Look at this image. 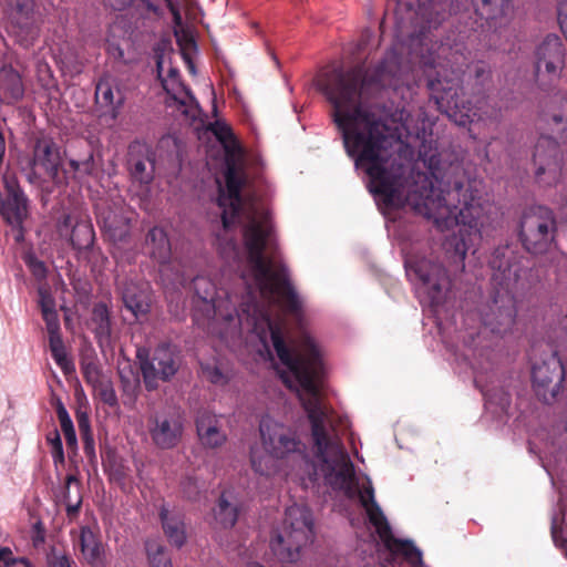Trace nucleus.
Masks as SVG:
<instances>
[{
    "label": "nucleus",
    "instance_id": "nucleus-14",
    "mask_svg": "<svg viewBox=\"0 0 567 567\" xmlns=\"http://www.w3.org/2000/svg\"><path fill=\"white\" fill-rule=\"evenodd\" d=\"M68 179V172L62 167L59 145L51 137H38L33 145L29 183L40 186L44 182H50L55 186H65Z\"/></svg>",
    "mask_w": 567,
    "mask_h": 567
},
{
    "label": "nucleus",
    "instance_id": "nucleus-13",
    "mask_svg": "<svg viewBox=\"0 0 567 567\" xmlns=\"http://www.w3.org/2000/svg\"><path fill=\"white\" fill-rule=\"evenodd\" d=\"M136 359L147 391H155L159 382L169 381L181 367L179 357L169 343H161L153 351L138 348Z\"/></svg>",
    "mask_w": 567,
    "mask_h": 567
},
{
    "label": "nucleus",
    "instance_id": "nucleus-31",
    "mask_svg": "<svg viewBox=\"0 0 567 567\" xmlns=\"http://www.w3.org/2000/svg\"><path fill=\"white\" fill-rule=\"evenodd\" d=\"M0 90L10 102H18L24 95L21 75L11 64H3L0 69Z\"/></svg>",
    "mask_w": 567,
    "mask_h": 567
},
{
    "label": "nucleus",
    "instance_id": "nucleus-49",
    "mask_svg": "<svg viewBox=\"0 0 567 567\" xmlns=\"http://www.w3.org/2000/svg\"><path fill=\"white\" fill-rule=\"evenodd\" d=\"M78 425L81 436L92 434L90 421L86 414L82 413L78 415Z\"/></svg>",
    "mask_w": 567,
    "mask_h": 567
},
{
    "label": "nucleus",
    "instance_id": "nucleus-2",
    "mask_svg": "<svg viewBox=\"0 0 567 567\" xmlns=\"http://www.w3.org/2000/svg\"><path fill=\"white\" fill-rule=\"evenodd\" d=\"M225 179L226 192L220 189L217 198L223 209L224 230H229L237 223L243 225L247 260L260 293L265 297L276 296L287 313L301 318L302 301L289 280L286 265L276 260L275 256H265V251L274 247V230L268 213L254 200L243 197L246 177L234 164L227 166Z\"/></svg>",
    "mask_w": 567,
    "mask_h": 567
},
{
    "label": "nucleus",
    "instance_id": "nucleus-51",
    "mask_svg": "<svg viewBox=\"0 0 567 567\" xmlns=\"http://www.w3.org/2000/svg\"><path fill=\"white\" fill-rule=\"evenodd\" d=\"M11 559H14V557L12 555V550L9 547H1L0 546V561H2L3 565H6Z\"/></svg>",
    "mask_w": 567,
    "mask_h": 567
},
{
    "label": "nucleus",
    "instance_id": "nucleus-18",
    "mask_svg": "<svg viewBox=\"0 0 567 567\" xmlns=\"http://www.w3.org/2000/svg\"><path fill=\"white\" fill-rule=\"evenodd\" d=\"M133 215L128 207L114 204L100 209L96 218L104 237L117 244L128 240Z\"/></svg>",
    "mask_w": 567,
    "mask_h": 567
},
{
    "label": "nucleus",
    "instance_id": "nucleus-28",
    "mask_svg": "<svg viewBox=\"0 0 567 567\" xmlns=\"http://www.w3.org/2000/svg\"><path fill=\"white\" fill-rule=\"evenodd\" d=\"M124 307L131 311L135 318L146 315L150 310V303L142 289L133 281H122L118 285Z\"/></svg>",
    "mask_w": 567,
    "mask_h": 567
},
{
    "label": "nucleus",
    "instance_id": "nucleus-34",
    "mask_svg": "<svg viewBox=\"0 0 567 567\" xmlns=\"http://www.w3.org/2000/svg\"><path fill=\"white\" fill-rule=\"evenodd\" d=\"M145 550L150 567H173L168 549L154 539L145 542Z\"/></svg>",
    "mask_w": 567,
    "mask_h": 567
},
{
    "label": "nucleus",
    "instance_id": "nucleus-19",
    "mask_svg": "<svg viewBox=\"0 0 567 567\" xmlns=\"http://www.w3.org/2000/svg\"><path fill=\"white\" fill-rule=\"evenodd\" d=\"M40 307L49 334V347L52 358L61 370L68 374L74 371V365L66 355L64 342L60 332L59 316L54 308V301L52 298L42 295Z\"/></svg>",
    "mask_w": 567,
    "mask_h": 567
},
{
    "label": "nucleus",
    "instance_id": "nucleus-57",
    "mask_svg": "<svg viewBox=\"0 0 567 567\" xmlns=\"http://www.w3.org/2000/svg\"><path fill=\"white\" fill-rule=\"evenodd\" d=\"M6 153V141L3 134L0 132V165L2 164Z\"/></svg>",
    "mask_w": 567,
    "mask_h": 567
},
{
    "label": "nucleus",
    "instance_id": "nucleus-62",
    "mask_svg": "<svg viewBox=\"0 0 567 567\" xmlns=\"http://www.w3.org/2000/svg\"><path fill=\"white\" fill-rule=\"evenodd\" d=\"M247 567H264V566H261V565H260V564H258V563H249V564L247 565Z\"/></svg>",
    "mask_w": 567,
    "mask_h": 567
},
{
    "label": "nucleus",
    "instance_id": "nucleus-52",
    "mask_svg": "<svg viewBox=\"0 0 567 567\" xmlns=\"http://www.w3.org/2000/svg\"><path fill=\"white\" fill-rule=\"evenodd\" d=\"M163 65H164V58H163V54H156V71H157V76L158 79L162 81V84L164 87L165 86V82L163 80Z\"/></svg>",
    "mask_w": 567,
    "mask_h": 567
},
{
    "label": "nucleus",
    "instance_id": "nucleus-43",
    "mask_svg": "<svg viewBox=\"0 0 567 567\" xmlns=\"http://www.w3.org/2000/svg\"><path fill=\"white\" fill-rule=\"evenodd\" d=\"M183 495L189 501H196L199 496L200 488L195 477L187 476L181 482Z\"/></svg>",
    "mask_w": 567,
    "mask_h": 567
},
{
    "label": "nucleus",
    "instance_id": "nucleus-56",
    "mask_svg": "<svg viewBox=\"0 0 567 567\" xmlns=\"http://www.w3.org/2000/svg\"><path fill=\"white\" fill-rule=\"evenodd\" d=\"M461 241H462L461 245L460 244L456 245V251L460 255V259L464 260L465 255H466V246H465L464 239H461Z\"/></svg>",
    "mask_w": 567,
    "mask_h": 567
},
{
    "label": "nucleus",
    "instance_id": "nucleus-21",
    "mask_svg": "<svg viewBox=\"0 0 567 567\" xmlns=\"http://www.w3.org/2000/svg\"><path fill=\"white\" fill-rule=\"evenodd\" d=\"M126 166L134 183L150 185L155 174V153L143 142L134 141L128 145Z\"/></svg>",
    "mask_w": 567,
    "mask_h": 567
},
{
    "label": "nucleus",
    "instance_id": "nucleus-60",
    "mask_svg": "<svg viewBox=\"0 0 567 567\" xmlns=\"http://www.w3.org/2000/svg\"><path fill=\"white\" fill-rule=\"evenodd\" d=\"M281 379H282L284 383H285L288 388H291V380H290V377H289V375H287V374L282 373V374H281Z\"/></svg>",
    "mask_w": 567,
    "mask_h": 567
},
{
    "label": "nucleus",
    "instance_id": "nucleus-39",
    "mask_svg": "<svg viewBox=\"0 0 567 567\" xmlns=\"http://www.w3.org/2000/svg\"><path fill=\"white\" fill-rule=\"evenodd\" d=\"M47 443L51 446V455L53 458L54 466L64 464V451L60 433L56 429L52 430L47 434Z\"/></svg>",
    "mask_w": 567,
    "mask_h": 567
},
{
    "label": "nucleus",
    "instance_id": "nucleus-54",
    "mask_svg": "<svg viewBox=\"0 0 567 567\" xmlns=\"http://www.w3.org/2000/svg\"><path fill=\"white\" fill-rule=\"evenodd\" d=\"M64 437H65L66 446L69 449L74 450L76 447V443H78L75 431L65 433Z\"/></svg>",
    "mask_w": 567,
    "mask_h": 567
},
{
    "label": "nucleus",
    "instance_id": "nucleus-30",
    "mask_svg": "<svg viewBox=\"0 0 567 567\" xmlns=\"http://www.w3.org/2000/svg\"><path fill=\"white\" fill-rule=\"evenodd\" d=\"M145 245L150 249V256L158 264H166L171 258V243L166 231L155 226L148 230Z\"/></svg>",
    "mask_w": 567,
    "mask_h": 567
},
{
    "label": "nucleus",
    "instance_id": "nucleus-27",
    "mask_svg": "<svg viewBox=\"0 0 567 567\" xmlns=\"http://www.w3.org/2000/svg\"><path fill=\"white\" fill-rule=\"evenodd\" d=\"M78 544L83 558L91 567H104V548L96 532L89 526L82 527Z\"/></svg>",
    "mask_w": 567,
    "mask_h": 567
},
{
    "label": "nucleus",
    "instance_id": "nucleus-11",
    "mask_svg": "<svg viewBox=\"0 0 567 567\" xmlns=\"http://www.w3.org/2000/svg\"><path fill=\"white\" fill-rule=\"evenodd\" d=\"M557 233L554 212L542 205L526 208L519 221V239L532 254H544L551 246Z\"/></svg>",
    "mask_w": 567,
    "mask_h": 567
},
{
    "label": "nucleus",
    "instance_id": "nucleus-37",
    "mask_svg": "<svg viewBox=\"0 0 567 567\" xmlns=\"http://www.w3.org/2000/svg\"><path fill=\"white\" fill-rule=\"evenodd\" d=\"M81 372L84 381L91 386L104 380L101 367L95 358H84L81 361Z\"/></svg>",
    "mask_w": 567,
    "mask_h": 567
},
{
    "label": "nucleus",
    "instance_id": "nucleus-55",
    "mask_svg": "<svg viewBox=\"0 0 567 567\" xmlns=\"http://www.w3.org/2000/svg\"><path fill=\"white\" fill-rule=\"evenodd\" d=\"M209 379L213 383H219L221 382L223 380V373L217 369L215 368L210 374H209Z\"/></svg>",
    "mask_w": 567,
    "mask_h": 567
},
{
    "label": "nucleus",
    "instance_id": "nucleus-41",
    "mask_svg": "<svg viewBox=\"0 0 567 567\" xmlns=\"http://www.w3.org/2000/svg\"><path fill=\"white\" fill-rule=\"evenodd\" d=\"M72 483H78L79 484L80 482H79V480L76 478L75 475L70 474V475H68L65 477V485H64V491H63V501L66 504V515L70 518L75 517L79 514L80 507H81V504H82L81 497L78 499V502L75 504L71 503L70 485Z\"/></svg>",
    "mask_w": 567,
    "mask_h": 567
},
{
    "label": "nucleus",
    "instance_id": "nucleus-25",
    "mask_svg": "<svg viewBox=\"0 0 567 567\" xmlns=\"http://www.w3.org/2000/svg\"><path fill=\"white\" fill-rule=\"evenodd\" d=\"M34 0H9L10 24L19 34L31 35L35 29Z\"/></svg>",
    "mask_w": 567,
    "mask_h": 567
},
{
    "label": "nucleus",
    "instance_id": "nucleus-24",
    "mask_svg": "<svg viewBox=\"0 0 567 567\" xmlns=\"http://www.w3.org/2000/svg\"><path fill=\"white\" fill-rule=\"evenodd\" d=\"M196 431L200 443L207 449L220 447L227 441V435L220 430L219 420L207 410L197 413Z\"/></svg>",
    "mask_w": 567,
    "mask_h": 567
},
{
    "label": "nucleus",
    "instance_id": "nucleus-16",
    "mask_svg": "<svg viewBox=\"0 0 567 567\" xmlns=\"http://www.w3.org/2000/svg\"><path fill=\"white\" fill-rule=\"evenodd\" d=\"M533 388L543 402L549 404L556 399L565 380V370L560 360L554 354L532 370Z\"/></svg>",
    "mask_w": 567,
    "mask_h": 567
},
{
    "label": "nucleus",
    "instance_id": "nucleus-12",
    "mask_svg": "<svg viewBox=\"0 0 567 567\" xmlns=\"http://www.w3.org/2000/svg\"><path fill=\"white\" fill-rule=\"evenodd\" d=\"M409 280L419 286L429 297L432 305L444 299V291L450 288V278L445 267L434 258L409 254L404 259Z\"/></svg>",
    "mask_w": 567,
    "mask_h": 567
},
{
    "label": "nucleus",
    "instance_id": "nucleus-48",
    "mask_svg": "<svg viewBox=\"0 0 567 567\" xmlns=\"http://www.w3.org/2000/svg\"><path fill=\"white\" fill-rule=\"evenodd\" d=\"M82 437V442H83V451H84V454L86 455V457L89 458H93L95 457V443H94V437H93V434H85Z\"/></svg>",
    "mask_w": 567,
    "mask_h": 567
},
{
    "label": "nucleus",
    "instance_id": "nucleus-26",
    "mask_svg": "<svg viewBox=\"0 0 567 567\" xmlns=\"http://www.w3.org/2000/svg\"><path fill=\"white\" fill-rule=\"evenodd\" d=\"M89 328L94 333L97 344L103 348L111 344L112 340V320L111 310L103 301L94 303Z\"/></svg>",
    "mask_w": 567,
    "mask_h": 567
},
{
    "label": "nucleus",
    "instance_id": "nucleus-38",
    "mask_svg": "<svg viewBox=\"0 0 567 567\" xmlns=\"http://www.w3.org/2000/svg\"><path fill=\"white\" fill-rule=\"evenodd\" d=\"M97 398L106 405L115 408L118 404L117 395L110 380H102L92 386Z\"/></svg>",
    "mask_w": 567,
    "mask_h": 567
},
{
    "label": "nucleus",
    "instance_id": "nucleus-61",
    "mask_svg": "<svg viewBox=\"0 0 567 567\" xmlns=\"http://www.w3.org/2000/svg\"><path fill=\"white\" fill-rule=\"evenodd\" d=\"M168 75L169 78L175 79L178 75V70L175 68H171L168 71Z\"/></svg>",
    "mask_w": 567,
    "mask_h": 567
},
{
    "label": "nucleus",
    "instance_id": "nucleus-4",
    "mask_svg": "<svg viewBox=\"0 0 567 567\" xmlns=\"http://www.w3.org/2000/svg\"><path fill=\"white\" fill-rule=\"evenodd\" d=\"M267 324L278 359L302 390L299 400L311 425L316 456L322 463H328L330 454L338 455L341 462L336 477L350 489L354 482V466L327 429L329 410L321 395L323 362L318 347L310 337H305L299 343L289 347L285 341L281 326L269 319Z\"/></svg>",
    "mask_w": 567,
    "mask_h": 567
},
{
    "label": "nucleus",
    "instance_id": "nucleus-40",
    "mask_svg": "<svg viewBox=\"0 0 567 567\" xmlns=\"http://www.w3.org/2000/svg\"><path fill=\"white\" fill-rule=\"evenodd\" d=\"M193 289L203 301H213L215 296L214 284L205 277L197 276L193 279Z\"/></svg>",
    "mask_w": 567,
    "mask_h": 567
},
{
    "label": "nucleus",
    "instance_id": "nucleus-44",
    "mask_svg": "<svg viewBox=\"0 0 567 567\" xmlns=\"http://www.w3.org/2000/svg\"><path fill=\"white\" fill-rule=\"evenodd\" d=\"M56 415L61 425V430L63 434L75 431L73 422L69 415V412L66 411L63 403L58 400V403L55 405Z\"/></svg>",
    "mask_w": 567,
    "mask_h": 567
},
{
    "label": "nucleus",
    "instance_id": "nucleus-50",
    "mask_svg": "<svg viewBox=\"0 0 567 567\" xmlns=\"http://www.w3.org/2000/svg\"><path fill=\"white\" fill-rule=\"evenodd\" d=\"M82 173L85 175H91L94 171V155L93 152H90L86 158L81 161Z\"/></svg>",
    "mask_w": 567,
    "mask_h": 567
},
{
    "label": "nucleus",
    "instance_id": "nucleus-5",
    "mask_svg": "<svg viewBox=\"0 0 567 567\" xmlns=\"http://www.w3.org/2000/svg\"><path fill=\"white\" fill-rule=\"evenodd\" d=\"M429 169L433 181L421 196L424 215L441 230L462 225L470 233H477L483 216L478 190L458 176L455 168L443 172L434 155L429 159Z\"/></svg>",
    "mask_w": 567,
    "mask_h": 567
},
{
    "label": "nucleus",
    "instance_id": "nucleus-45",
    "mask_svg": "<svg viewBox=\"0 0 567 567\" xmlns=\"http://www.w3.org/2000/svg\"><path fill=\"white\" fill-rule=\"evenodd\" d=\"M25 264L37 279L42 280L47 277V267L43 261L33 256H29L25 259Z\"/></svg>",
    "mask_w": 567,
    "mask_h": 567
},
{
    "label": "nucleus",
    "instance_id": "nucleus-3",
    "mask_svg": "<svg viewBox=\"0 0 567 567\" xmlns=\"http://www.w3.org/2000/svg\"><path fill=\"white\" fill-rule=\"evenodd\" d=\"M430 30H421L411 39V47L424 66L435 70L429 75L427 86L437 109L458 126H466L477 115V103L484 101L492 89V69L478 61L466 80L464 66L466 58L458 49L433 40Z\"/></svg>",
    "mask_w": 567,
    "mask_h": 567
},
{
    "label": "nucleus",
    "instance_id": "nucleus-42",
    "mask_svg": "<svg viewBox=\"0 0 567 567\" xmlns=\"http://www.w3.org/2000/svg\"><path fill=\"white\" fill-rule=\"evenodd\" d=\"M48 567H75V561L66 553L54 547L47 555Z\"/></svg>",
    "mask_w": 567,
    "mask_h": 567
},
{
    "label": "nucleus",
    "instance_id": "nucleus-64",
    "mask_svg": "<svg viewBox=\"0 0 567 567\" xmlns=\"http://www.w3.org/2000/svg\"><path fill=\"white\" fill-rule=\"evenodd\" d=\"M403 120V112L400 114V121Z\"/></svg>",
    "mask_w": 567,
    "mask_h": 567
},
{
    "label": "nucleus",
    "instance_id": "nucleus-53",
    "mask_svg": "<svg viewBox=\"0 0 567 567\" xmlns=\"http://www.w3.org/2000/svg\"><path fill=\"white\" fill-rule=\"evenodd\" d=\"M3 567H31L25 558H14L3 565Z\"/></svg>",
    "mask_w": 567,
    "mask_h": 567
},
{
    "label": "nucleus",
    "instance_id": "nucleus-63",
    "mask_svg": "<svg viewBox=\"0 0 567 567\" xmlns=\"http://www.w3.org/2000/svg\"><path fill=\"white\" fill-rule=\"evenodd\" d=\"M229 245L231 246V249L233 250H236V241L235 240H229Z\"/></svg>",
    "mask_w": 567,
    "mask_h": 567
},
{
    "label": "nucleus",
    "instance_id": "nucleus-33",
    "mask_svg": "<svg viewBox=\"0 0 567 567\" xmlns=\"http://www.w3.org/2000/svg\"><path fill=\"white\" fill-rule=\"evenodd\" d=\"M238 506L228 501L227 493L223 492L214 509L215 520L223 528H231L238 519Z\"/></svg>",
    "mask_w": 567,
    "mask_h": 567
},
{
    "label": "nucleus",
    "instance_id": "nucleus-10",
    "mask_svg": "<svg viewBox=\"0 0 567 567\" xmlns=\"http://www.w3.org/2000/svg\"><path fill=\"white\" fill-rule=\"evenodd\" d=\"M430 14H435L434 23H441L447 16L466 12L471 9L481 21V27L486 23L489 28L497 27L496 20L505 17L511 10L509 0H416Z\"/></svg>",
    "mask_w": 567,
    "mask_h": 567
},
{
    "label": "nucleus",
    "instance_id": "nucleus-23",
    "mask_svg": "<svg viewBox=\"0 0 567 567\" xmlns=\"http://www.w3.org/2000/svg\"><path fill=\"white\" fill-rule=\"evenodd\" d=\"M71 229L70 241L76 250H87L92 248L95 241V233L91 220L87 217H81L74 220L70 214L63 215L59 221V231L63 234Z\"/></svg>",
    "mask_w": 567,
    "mask_h": 567
},
{
    "label": "nucleus",
    "instance_id": "nucleus-6",
    "mask_svg": "<svg viewBox=\"0 0 567 567\" xmlns=\"http://www.w3.org/2000/svg\"><path fill=\"white\" fill-rule=\"evenodd\" d=\"M495 292L480 310L485 330L496 336L508 332L515 323L514 291L524 288L530 270L529 259L516 245L495 248L489 259Z\"/></svg>",
    "mask_w": 567,
    "mask_h": 567
},
{
    "label": "nucleus",
    "instance_id": "nucleus-8",
    "mask_svg": "<svg viewBox=\"0 0 567 567\" xmlns=\"http://www.w3.org/2000/svg\"><path fill=\"white\" fill-rule=\"evenodd\" d=\"M261 444L267 455H258L251 451L250 462L252 470L265 476H270L277 471L276 460L307 458L306 445L297 434L284 424L272 420H262L259 425Z\"/></svg>",
    "mask_w": 567,
    "mask_h": 567
},
{
    "label": "nucleus",
    "instance_id": "nucleus-59",
    "mask_svg": "<svg viewBox=\"0 0 567 567\" xmlns=\"http://www.w3.org/2000/svg\"><path fill=\"white\" fill-rule=\"evenodd\" d=\"M44 543V536L40 532L37 533V535L33 537V545L34 547H38L40 544Z\"/></svg>",
    "mask_w": 567,
    "mask_h": 567
},
{
    "label": "nucleus",
    "instance_id": "nucleus-32",
    "mask_svg": "<svg viewBox=\"0 0 567 567\" xmlns=\"http://www.w3.org/2000/svg\"><path fill=\"white\" fill-rule=\"evenodd\" d=\"M359 501L374 528L388 520L374 498V489L370 482L359 492Z\"/></svg>",
    "mask_w": 567,
    "mask_h": 567
},
{
    "label": "nucleus",
    "instance_id": "nucleus-58",
    "mask_svg": "<svg viewBox=\"0 0 567 567\" xmlns=\"http://www.w3.org/2000/svg\"><path fill=\"white\" fill-rule=\"evenodd\" d=\"M71 168L73 169V172H81L82 173V165H81V161H76V159H71L69 162Z\"/></svg>",
    "mask_w": 567,
    "mask_h": 567
},
{
    "label": "nucleus",
    "instance_id": "nucleus-20",
    "mask_svg": "<svg viewBox=\"0 0 567 567\" xmlns=\"http://www.w3.org/2000/svg\"><path fill=\"white\" fill-rule=\"evenodd\" d=\"M375 532L389 554L390 564H396L402 559L412 567H421L423 564L421 550L412 540L396 538L388 520L377 526Z\"/></svg>",
    "mask_w": 567,
    "mask_h": 567
},
{
    "label": "nucleus",
    "instance_id": "nucleus-15",
    "mask_svg": "<svg viewBox=\"0 0 567 567\" xmlns=\"http://www.w3.org/2000/svg\"><path fill=\"white\" fill-rule=\"evenodd\" d=\"M566 50L560 38L547 35L536 48L535 71L536 81L542 89L560 78L565 66Z\"/></svg>",
    "mask_w": 567,
    "mask_h": 567
},
{
    "label": "nucleus",
    "instance_id": "nucleus-1",
    "mask_svg": "<svg viewBox=\"0 0 567 567\" xmlns=\"http://www.w3.org/2000/svg\"><path fill=\"white\" fill-rule=\"evenodd\" d=\"M402 75L400 56L389 52L371 79L363 65H355L349 70L326 68L316 80L318 90L332 105V118L347 154L369 176L371 192L388 206L400 198L408 167L399 137L381 115L363 106L362 95L370 85L398 90L404 82Z\"/></svg>",
    "mask_w": 567,
    "mask_h": 567
},
{
    "label": "nucleus",
    "instance_id": "nucleus-46",
    "mask_svg": "<svg viewBox=\"0 0 567 567\" xmlns=\"http://www.w3.org/2000/svg\"><path fill=\"white\" fill-rule=\"evenodd\" d=\"M560 513L561 524L559 529H557L555 526L553 527V534L555 537L559 536L564 543H567V504L564 502L560 505Z\"/></svg>",
    "mask_w": 567,
    "mask_h": 567
},
{
    "label": "nucleus",
    "instance_id": "nucleus-47",
    "mask_svg": "<svg viewBox=\"0 0 567 567\" xmlns=\"http://www.w3.org/2000/svg\"><path fill=\"white\" fill-rule=\"evenodd\" d=\"M557 16L560 30L567 40V0H563L561 2H559Z\"/></svg>",
    "mask_w": 567,
    "mask_h": 567
},
{
    "label": "nucleus",
    "instance_id": "nucleus-22",
    "mask_svg": "<svg viewBox=\"0 0 567 567\" xmlns=\"http://www.w3.org/2000/svg\"><path fill=\"white\" fill-rule=\"evenodd\" d=\"M7 196L0 204V214L14 228H21L28 216V198L13 176L3 178Z\"/></svg>",
    "mask_w": 567,
    "mask_h": 567
},
{
    "label": "nucleus",
    "instance_id": "nucleus-29",
    "mask_svg": "<svg viewBox=\"0 0 567 567\" xmlns=\"http://www.w3.org/2000/svg\"><path fill=\"white\" fill-rule=\"evenodd\" d=\"M162 527L168 542L181 548L186 543V529L183 517L179 514H171L166 507L159 511Z\"/></svg>",
    "mask_w": 567,
    "mask_h": 567
},
{
    "label": "nucleus",
    "instance_id": "nucleus-36",
    "mask_svg": "<svg viewBox=\"0 0 567 567\" xmlns=\"http://www.w3.org/2000/svg\"><path fill=\"white\" fill-rule=\"evenodd\" d=\"M103 466L112 482L124 483L127 476V468L122 458L115 455L109 456L107 460L103 462Z\"/></svg>",
    "mask_w": 567,
    "mask_h": 567
},
{
    "label": "nucleus",
    "instance_id": "nucleus-35",
    "mask_svg": "<svg viewBox=\"0 0 567 567\" xmlns=\"http://www.w3.org/2000/svg\"><path fill=\"white\" fill-rule=\"evenodd\" d=\"M117 97L111 86L110 82L106 80H100L95 86V99L96 102L101 103L102 106L112 107L114 111L113 116H115V111L122 105L123 97L120 91H116Z\"/></svg>",
    "mask_w": 567,
    "mask_h": 567
},
{
    "label": "nucleus",
    "instance_id": "nucleus-7",
    "mask_svg": "<svg viewBox=\"0 0 567 567\" xmlns=\"http://www.w3.org/2000/svg\"><path fill=\"white\" fill-rule=\"evenodd\" d=\"M542 120L550 130L551 136H542L535 145V176L539 184L551 186L559 181L561 172L558 143L567 141L566 91L558 90L548 97L542 111Z\"/></svg>",
    "mask_w": 567,
    "mask_h": 567
},
{
    "label": "nucleus",
    "instance_id": "nucleus-9",
    "mask_svg": "<svg viewBox=\"0 0 567 567\" xmlns=\"http://www.w3.org/2000/svg\"><path fill=\"white\" fill-rule=\"evenodd\" d=\"M313 536L311 512L307 506L292 505L285 512L281 529L275 532L270 539V549L281 564H292L299 560L301 548Z\"/></svg>",
    "mask_w": 567,
    "mask_h": 567
},
{
    "label": "nucleus",
    "instance_id": "nucleus-17",
    "mask_svg": "<svg viewBox=\"0 0 567 567\" xmlns=\"http://www.w3.org/2000/svg\"><path fill=\"white\" fill-rule=\"evenodd\" d=\"M152 442L161 450L176 447L184 433V419L177 412H157L147 420Z\"/></svg>",
    "mask_w": 567,
    "mask_h": 567
}]
</instances>
